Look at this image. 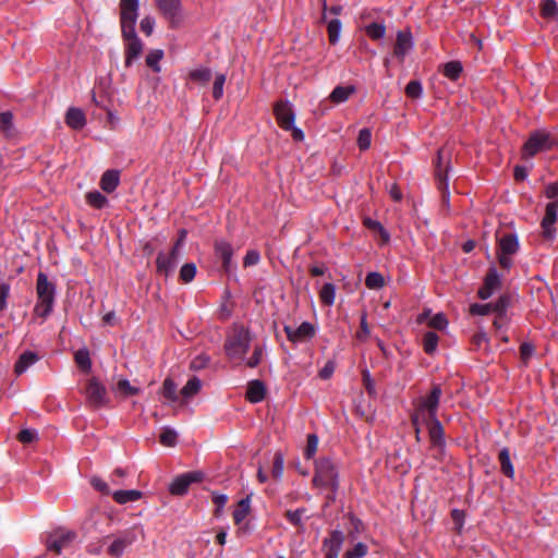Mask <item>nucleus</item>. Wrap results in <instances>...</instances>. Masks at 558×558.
<instances>
[{"label":"nucleus","instance_id":"5701e85b","mask_svg":"<svg viewBox=\"0 0 558 558\" xmlns=\"http://www.w3.org/2000/svg\"><path fill=\"white\" fill-rule=\"evenodd\" d=\"M216 254L221 258L226 270L230 268L231 257L233 255L232 246L226 241H217L215 244Z\"/></svg>","mask_w":558,"mask_h":558},{"label":"nucleus","instance_id":"423d86ee","mask_svg":"<svg viewBox=\"0 0 558 558\" xmlns=\"http://www.w3.org/2000/svg\"><path fill=\"white\" fill-rule=\"evenodd\" d=\"M138 0H121L122 34H132L138 16Z\"/></svg>","mask_w":558,"mask_h":558},{"label":"nucleus","instance_id":"20e7f679","mask_svg":"<svg viewBox=\"0 0 558 558\" xmlns=\"http://www.w3.org/2000/svg\"><path fill=\"white\" fill-rule=\"evenodd\" d=\"M440 397V387L434 386L429 396L424 398L418 407L417 413L413 418L415 425L418 423V420L427 421L429 418H436V411L439 404Z\"/></svg>","mask_w":558,"mask_h":558},{"label":"nucleus","instance_id":"6e6d98bb","mask_svg":"<svg viewBox=\"0 0 558 558\" xmlns=\"http://www.w3.org/2000/svg\"><path fill=\"white\" fill-rule=\"evenodd\" d=\"M190 76L192 80L207 83L211 77V73L208 69H196L190 73Z\"/></svg>","mask_w":558,"mask_h":558},{"label":"nucleus","instance_id":"f8f14e48","mask_svg":"<svg viewBox=\"0 0 558 558\" xmlns=\"http://www.w3.org/2000/svg\"><path fill=\"white\" fill-rule=\"evenodd\" d=\"M177 247H173L169 254L159 253L156 260L157 271L165 276H169L174 270L179 260Z\"/></svg>","mask_w":558,"mask_h":558},{"label":"nucleus","instance_id":"9b49d317","mask_svg":"<svg viewBox=\"0 0 558 558\" xmlns=\"http://www.w3.org/2000/svg\"><path fill=\"white\" fill-rule=\"evenodd\" d=\"M126 40L125 45V65L131 66L133 62L138 59L143 51V44L133 29L132 34H123Z\"/></svg>","mask_w":558,"mask_h":558},{"label":"nucleus","instance_id":"69168bd1","mask_svg":"<svg viewBox=\"0 0 558 558\" xmlns=\"http://www.w3.org/2000/svg\"><path fill=\"white\" fill-rule=\"evenodd\" d=\"M141 31L145 33L147 36L151 35L155 26V20L151 16H145L141 21Z\"/></svg>","mask_w":558,"mask_h":558},{"label":"nucleus","instance_id":"4be33fe9","mask_svg":"<svg viewBox=\"0 0 558 558\" xmlns=\"http://www.w3.org/2000/svg\"><path fill=\"white\" fill-rule=\"evenodd\" d=\"M39 360L38 355L34 352L27 351L21 354L15 363L14 371L17 375L25 373L32 365Z\"/></svg>","mask_w":558,"mask_h":558},{"label":"nucleus","instance_id":"58836bf2","mask_svg":"<svg viewBox=\"0 0 558 558\" xmlns=\"http://www.w3.org/2000/svg\"><path fill=\"white\" fill-rule=\"evenodd\" d=\"M320 300L327 304L332 305L336 298V289L335 286L331 283H326L323 286L320 293H319Z\"/></svg>","mask_w":558,"mask_h":558},{"label":"nucleus","instance_id":"3c124183","mask_svg":"<svg viewBox=\"0 0 558 558\" xmlns=\"http://www.w3.org/2000/svg\"><path fill=\"white\" fill-rule=\"evenodd\" d=\"M364 223L365 226L368 228V229H372L374 231H378L379 234L381 235L383 240L386 242L389 240V234L387 233V231L384 229V227L381 226L380 222L376 221V220H373L371 218H366L364 220Z\"/></svg>","mask_w":558,"mask_h":558},{"label":"nucleus","instance_id":"1a4fd4ad","mask_svg":"<svg viewBox=\"0 0 558 558\" xmlns=\"http://www.w3.org/2000/svg\"><path fill=\"white\" fill-rule=\"evenodd\" d=\"M85 395L88 402L95 407L104 405L107 402V390L97 378L88 380Z\"/></svg>","mask_w":558,"mask_h":558},{"label":"nucleus","instance_id":"393cba45","mask_svg":"<svg viewBox=\"0 0 558 558\" xmlns=\"http://www.w3.org/2000/svg\"><path fill=\"white\" fill-rule=\"evenodd\" d=\"M119 182H120L119 171L107 170L100 179V186L105 192L111 193L117 189Z\"/></svg>","mask_w":558,"mask_h":558},{"label":"nucleus","instance_id":"052dcab7","mask_svg":"<svg viewBox=\"0 0 558 558\" xmlns=\"http://www.w3.org/2000/svg\"><path fill=\"white\" fill-rule=\"evenodd\" d=\"M10 295V284L2 282L0 284V311H4L8 305V298Z\"/></svg>","mask_w":558,"mask_h":558},{"label":"nucleus","instance_id":"79ce46f5","mask_svg":"<svg viewBox=\"0 0 558 558\" xmlns=\"http://www.w3.org/2000/svg\"><path fill=\"white\" fill-rule=\"evenodd\" d=\"M462 71L460 62L451 61L444 65V74L450 80H457Z\"/></svg>","mask_w":558,"mask_h":558},{"label":"nucleus","instance_id":"e433bc0d","mask_svg":"<svg viewBox=\"0 0 558 558\" xmlns=\"http://www.w3.org/2000/svg\"><path fill=\"white\" fill-rule=\"evenodd\" d=\"M365 284L368 289L377 290L385 286V278L379 272L373 271L366 276Z\"/></svg>","mask_w":558,"mask_h":558},{"label":"nucleus","instance_id":"a19ab883","mask_svg":"<svg viewBox=\"0 0 558 558\" xmlns=\"http://www.w3.org/2000/svg\"><path fill=\"white\" fill-rule=\"evenodd\" d=\"M437 344L438 337L435 332L429 331L424 335L423 345L426 353L433 354L437 349Z\"/></svg>","mask_w":558,"mask_h":558},{"label":"nucleus","instance_id":"a18cd8bd","mask_svg":"<svg viewBox=\"0 0 558 558\" xmlns=\"http://www.w3.org/2000/svg\"><path fill=\"white\" fill-rule=\"evenodd\" d=\"M365 32L372 39H380L385 36L386 28L383 24L372 23L366 26Z\"/></svg>","mask_w":558,"mask_h":558},{"label":"nucleus","instance_id":"6ab92c4d","mask_svg":"<svg viewBox=\"0 0 558 558\" xmlns=\"http://www.w3.org/2000/svg\"><path fill=\"white\" fill-rule=\"evenodd\" d=\"M418 323H427L430 328L437 330H445L448 326V320L442 313L432 314L430 310L424 311L418 317Z\"/></svg>","mask_w":558,"mask_h":558},{"label":"nucleus","instance_id":"c85d7f7f","mask_svg":"<svg viewBox=\"0 0 558 558\" xmlns=\"http://www.w3.org/2000/svg\"><path fill=\"white\" fill-rule=\"evenodd\" d=\"M429 437L435 446H441L444 442V432L440 422L437 418H429Z\"/></svg>","mask_w":558,"mask_h":558},{"label":"nucleus","instance_id":"4d7b16f0","mask_svg":"<svg viewBox=\"0 0 558 558\" xmlns=\"http://www.w3.org/2000/svg\"><path fill=\"white\" fill-rule=\"evenodd\" d=\"M422 92V85L417 81H411L405 87V94L411 98H418Z\"/></svg>","mask_w":558,"mask_h":558},{"label":"nucleus","instance_id":"a211bd4d","mask_svg":"<svg viewBox=\"0 0 558 558\" xmlns=\"http://www.w3.org/2000/svg\"><path fill=\"white\" fill-rule=\"evenodd\" d=\"M558 202H551L546 207V214L542 221V227L546 238H553L555 234L554 223L557 219Z\"/></svg>","mask_w":558,"mask_h":558},{"label":"nucleus","instance_id":"412c9836","mask_svg":"<svg viewBox=\"0 0 558 558\" xmlns=\"http://www.w3.org/2000/svg\"><path fill=\"white\" fill-rule=\"evenodd\" d=\"M66 124L75 130L82 129L86 123L84 112L78 108H70L65 114Z\"/></svg>","mask_w":558,"mask_h":558},{"label":"nucleus","instance_id":"c9c22d12","mask_svg":"<svg viewBox=\"0 0 558 558\" xmlns=\"http://www.w3.org/2000/svg\"><path fill=\"white\" fill-rule=\"evenodd\" d=\"M87 203L95 208H102L107 205L108 199L98 191H93L86 194Z\"/></svg>","mask_w":558,"mask_h":558},{"label":"nucleus","instance_id":"b1692460","mask_svg":"<svg viewBox=\"0 0 558 558\" xmlns=\"http://www.w3.org/2000/svg\"><path fill=\"white\" fill-rule=\"evenodd\" d=\"M202 388V381L197 377L189 379L185 386L181 389V403H185L187 400L196 396Z\"/></svg>","mask_w":558,"mask_h":558},{"label":"nucleus","instance_id":"ddd939ff","mask_svg":"<svg viewBox=\"0 0 558 558\" xmlns=\"http://www.w3.org/2000/svg\"><path fill=\"white\" fill-rule=\"evenodd\" d=\"M500 284V277L497 272V269L493 266L489 268L488 274L486 275L483 287L478 290V296L482 300L490 298L493 293L499 289Z\"/></svg>","mask_w":558,"mask_h":558},{"label":"nucleus","instance_id":"e2e57ef3","mask_svg":"<svg viewBox=\"0 0 558 558\" xmlns=\"http://www.w3.org/2000/svg\"><path fill=\"white\" fill-rule=\"evenodd\" d=\"M90 485L97 489L98 492L105 494V495H109L110 494V489H109V486L108 484L102 481L101 478L99 477H92L90 478Z\"/></svg>","mask_w":558,"mask_h":558},{"label":"nucleus","instance_id":"bb28decb","mask_svg":"<svg viewBox=\"0 0 558 558\" xmlns=\"http://www.w3.org/2000/svg\"><path fill=\"white\" fill-rule=\"evenodd\" d=\"M113 499L120 504L124 505L128 502H134L142 498V492L136 489H128V490H116L112 494Z\"/></svg>","mask_w":558,"mask_h":558},{"label":"nucleus","instance_id":"774afa93","mask_svg":"<svg viewBox=\"0 0 558 558\" xmlns=\"http://www.w3.org/2000/svg\"><path fill=\"white\" fill-rule=\"evenodd\" d=\"M508 306V298L500 296L495 303H493L494 313H498L501 316Z\"/></svg>","mask_w":558,"mask_h":558},{"label":"nucleus","instance_id":"a878e982","mask_svg":"<svg viewBox=\"0 0 558 558\" xmlns=\"http://www.w3.org/2000/svg\"><path fill=\"white\" fill-rule=\"evenodd\" d=\"M265 397V386L259 380H253L248 384L246 390V398L253 402L257 403L262 401Z\"/></svg>","mask_w":558,"mask_h":558},{"label":"nucleus","instance_id":"09e8293b","mask_svg":"<svg viewBox=\"0 0 558 558\" xmlns=\"http://www.w3.org/2000/svg\"><path fill=\"white\" fill-rule=\"evenodd\" d=\"M558 8L554 0H546L542 5V14L544 17L554 19L557 16Z\"/></svg>","mask_w":558,"mask_h":558},{"label":"nucleus","instance_id":"680f3d73","mask_svg":"<svg viewBox=\"0 0 558 558\" xmlns=\"http://www.w3.org/2000/svg\"><path fill=\"white\" fill-rule=\"evenodd\" d=\"M263 355H264V349L262 347H256L254 349L253 355L247 360L246 365L250 367L257 366L260 363Z\"/></svg>","mask_w":558,"mask_h":558},{"label":"nucleus","instance_id":"9d476101","mask_svg":"<svg viewBox=\"0 0 558 558\" xmlns=\"http://www.w3.org/2000/svg\"><path fill=\"white\" fill-rule=\"evenodd\" d=\"M284 331L290 341L299 343L312 339L315 336L316 329L311 323L304 322L296 328L286 326Z\"/></svg>","mask_w":558,"mask_h":558},{"label":"nucleus","instance_id":"f3484780","mask_svg":"<svg viewBox=\"0 0 558 558\" xmlns=\"http://www.w3.org/2000/svg\"><path fill=\"white\" fill-rule=\"evenodd\" d=\"M157 7L160 12L168 19L172 24L179 21L180 14V0H156Z\"/></svg>","mask_w":558,"mask_h":558},{"label":"nucleus","instance_id":"aec40b11","mask_svg":"<svg viewBox=\"0 0 558 558\" xmlns=\"http://www.w3.org/2000/svg\"><path fill=\"white\" fill-rule=\"evenodd\" d=\"M412 47L413 40L411 34L405 31L398 32L395 46V56L402 60L410 52Z\"/></svg>","mask_w":558,"mask_h":558},{"label":"nucleus","instance_id":"de8ad7c7","mask_svg":"<svg viewBox=\"0 0 558 558\" xmlns=\"http://www.w3.org/2000/svg\"><path fill=\"white\" fill-rule=\"evenodd\" d=\"M368 551L367 546L364 543H356L351 550H348L343 558H362L366 556Z\"/></svg>","mask_w":558,"mask_h":558},{"label":"nucleus","instance_id":"37998d69","mask_svg":"<svg viewBox=\"0 0 558 558\" xmlns=\"http://www.w3.org/2000/svg\"><path fill=\"white\" fill-rule=\"evenodd\" d=\"M163 52L162 50H153L146 57V63L150 66L155 72L160 71L159 61L162 59Z\"/></svg>","mask_w":558,"mask_h":558},{"label":"nucleus","instance_id":"4c0bfd02","mask_svg":"<svg viewBox=\"0 0 558 558\" xmlns=\"http://www.w3.org/2000/svg\"><path fill=\"white\" fill-rule=\"evenodd\" d=\"M499 460H500L502 472L507 476L512 477L513 474H514V470H513V466H512L511 461H510V456H509L508 449H502L500 451Z\"/></svg>","mask_w":558,"mask_h":558},{"label":"nucleus","instance_id":"5fc2aeb1","mask_svg":"<svg viewBox=\"0 0 558 558\" xmlns=\"http://www.w3.org/2000/svg\"><path fill=\"white\" fill-rule=\"evenodd\" d=\"M283 473V457L280 452H277L274 457L272 476L280 478Z\"/></svg>","mask_w":558,"mask_h":558},{"label":"nucleus","instance_id":"dca6fc26","mask_svg":"<svg viewBox=\"0 0 558 558\" xmlns=\"http://www.w3.org/2000/svg\"><path fill=\"white\" fill-rule=\"evenodd\" d=\"M344 541L341 531H333L329 538L324 542V549L327 558H338Z\"/></svg>","mask_w":558,"mask_h":558},{"label":"nucleus","instance_id":"49530a36","mask_svg":"<svg viewBox=\"0 0 558 558\" xmlns=\"http://www.w3.org/2000/svg\"><path fill=\"white\" fill-rule=\"evenodd\" d=\"M317 448H318L317 436L315 434H310L307 436V444H306L305 451H304L306 459H312L315 456Z\"/></svg>","mask_w":558,"mask_h":558},{"label":"nucleus","instance_id":"c03bdc74","mask_svg":"<svg viewBox=\"0 0 558 558\" xmlns=\"http://www.w3.org/2000/svg\"><path fill=\"white\" fill-rule=\"evenodd\" d=\"M196 275V266L193 263L184 264L180 269V279L187 283L191 282Z\"/></svg>","mask_w":558,"mask_h":558},{"label":"nucleus","instance_id":"ea45409f","mask_svg":"<svg viewBox=\"0 0 558 558\" xmlns=\"http://www.w3.org/2000/svg\"><path fill=\"white\" fill-rule=\"evenodd\" d=\"M226 83V75L223 73H217L214 78L213 85V97L219 100L223 95V86Z\"/></svg>","mask_w":558,"mask_h":558},{"label":"nucleus","instance_id":"2f4dec72","mask_svg":"<svg viewBox=\"0 0 558 558\" xmlns=\"http://www.w3.org/2000/svg\"><path fill=\"white\" fill-rule=\"evenodd\" d=\"M132 543V538L121 537L114 539L109 546V554L114 557H119L123 554L124 549Z\"/></svg>","mask_w":558,"mask_h":558},{"label":"nucleus","instance_id":"603ef678","mask_svg":"<svg viewBox=\"0 0 558 558\" xmlns=\"http://www.w3.org/2000/svg\"><path fill=\"white\" fill-rule=\"evenodd\" d=\"M12 114L10 112H2L0 114V128L5 135L12 134Z\"/></svg>","mask_w":558,"mask_h":558},{"label":"nucleus","instance_id":"cd10ccee","mask_svg":"<svg viewBox=\"0 0 558 558\" xmlns=\"http://www.w3.org/2000/svg\"><path fill=\"white\" fill-rule=\"evenodd\" d=\"M114 391L118 396L130 397L138 395L141 392V389L136 386L131 385L128 379L121 378L118 380Z\"/></svg>","mask_w":558,"mask_h":558},{"label":"nucleus","instance_id":"39448f33","mask_svg":"<svg viewBox=\"0 0 558 558\" xmlns=\"http://www.w3.org/2000/svg\"><path fill=\"white\" fill-rule=\"evenodd\" d=\"M316 486L331 487L337 486V471L335 465L327 459H322L316 463V472L313 480Z\"/></svg>","mask_w":558,"mask_h":558},{"label":"nucleus","instance_id":"bf43d9fd","mask_svg":"<svg viewBox=\"0 0 558 558\" xmlns=\"http://www.w3.org/2000/svg\"><path fill=\"white\" fill-rule=\"evenodd\" d=\"M304 513H305V509H298L295 511H291V510L287 511L286 515L292 524L300 525L302 523Z\"/></svg>","mask_w":558,"mask_h":558},{"label":"nucleus","instance_id":"72a5a7b5","mask_svg":"<svg viewBox=\"0 0 558 558\" xmlns=\"http://www.w3.org/2000/svg\"><path fill=\"white\" fill-rule=\"evenodd\" d=\"M74 359H75V363L77 364V366L85 371V372H88L92 367V362H90V359H89V353L86 349H81L78 350L75 355H74Z\"/></svg>","mask_w":558,"mask_h":558},{"label":"nucleus","instance_id":"f257e3e1","mask_svg":"<svg viewBox=\"0 0 558 558\" xmlns=\"http://www.w3.org/2000/svg\"><path fill=\"white\" fill-rule=\"evenodd\" d=\"M36 292L38 302L35 306V314L40 317H47L53 307L56 288L44 272L37 276Z\"/></svg>","mask_w":558,"mask_h":558},{"label":"nucleus","instance_id":"6e6552de","mask_svg":"<svg viewBox=\"0 0 558 558\" xmlns=\"http://www.w3.org/2000/svg\"><path fill=\"white\" fill-rule=\"evenodd\" d=\"M75 533L71 531L60 530L53 533L48 542L47 547L49 550L54 551L56 554H61L63 550L68 549L75 539Z\"/></svg>","mask_w":558,"mask_h":558},{"label":"nucleus","instance_id":"4468645a","mask_svg":"<svg viewBox=\"0 0 558 558\" xmlns=\"http://www.w3.org/2000/svg\"><path fill=\"white\" fill-rule=\"evenodd\" d=\"M201 478L202 474L198 472L186 473L178 476L170 485V493L172 495H183L192 483L198 482Z\"/></svg>","mask_w":558,"mask_h":558},{"label":"nucleus","instance_id":"864d4df0","mask_svg":"<svg viewBox=\"0 0 558 558\" xmlns=\"http://www.w3.org/2000/svg\"><path fill=\"white\" fill-rule=\"evenodd\" d=\"M371 140H372L371 131L368 129H362L360 131L359 137H357V145H359L360 149H362V150L368 149L371 146Z\"/></svg>","mask_w":558,"mask_h":558},{"label":"nucleus","instance_id":"338daca9","mask_svg":"<svg viewBox=\"0 0 558 558\" xmlns=\"http://www.w3.org/2000/svg\"><path fill=\"white\" fill-rule=\"evenodd\" d=\"M362 523L360 520L355 519V518H351L350 519V530H349V536L351 538V541H355V537H356V534L360 533V531L362 530Z\"/></svg>","mask_w":558,"mask_h":558},{"label":"nucleus","instance_id":"473e14b6","mask_svg":"<svg viewBox=\"0 0 558 558\" xmlns=\"http://www.w3.org/2000/svg\"><path fill=\"white\" fill-rule=\"evenodd\" d=\"M250 512V498L242 499L233 512V519L236 524H240Z\"/></svg>","mask_w":558,"mask_h":558},{"label":"nucleus","instance_id":"0e129e2a","mask_svg":"<svg viewBox=\"0 0 558 558\" xmlns=\"http://www.w3.org/2000/svg\"><path fill=\"white\" fill-rule=\"evenodd\" d=\"M37 439V432L34 429H23L19 434V440L23 444H29Z\"/></svg>","mask_w":558,"mask_h":558},{"label":"nucleus","instance_id":"0eeeda50","mask_svg":"<svg viewBox=\"0 0 558 558\" xmlns=\"http://www.w3.org/2000/svg\"><path fill=\"white\" fill-rule=\"evenodd\" d=\"M551 146L549 135L544 132L534 133L523 147V157L530 158L539 151L547 150Z\"/></svg>","mask_w":558,"mask_h":558},{"label":"nucleus","instance_id":"8fccbe9b","mask_svg":"<svg viewBox=\"0 0 558 558\" xmlns=\"http://www.w3.org/2000/svg\"><path fill=\"white\" fill-rule=\"evenodd\" d=\"M177 433L173 429L165 428L162 433L160 434V442L163 446L172 447L175 445L177 441Z\"/></svg>","mask_w":558,"mask_h":558},{"label":"nucleus","instance_id":"c756f323","mask_svg":"<svg viewBox=\"0 0 558 558\" xmlns=\"http://www.w3.org/2000/svg\"><path fill=\"white\" fill-rule=\"evenodd\" d=\"M353 93L354 88L352 86H338L331 92L329 97L335 104H341L345 101Z\"/></svg>","mask_w":558,"mask_h":558},{"label":"nucleus","instance_id":"7c9ffc66","mask_svg":"<svg viewBox=\"0 0 558 558\" xmlns=\"http://www.w3.org/2000/svg\"><path fill=\"white\" fill-rule=\"evenodd\" d=\"M161 393L170 402L179 401L180 396L177 393V385L170 378L165 379Z\"/></svg>","mask_w":558,"mask_h":558},{"label":"nucleus","instance_id":"7ed1b4c3","mask_svg":"<svg viewBox=\"0 0 558 558\" xmlns=\"http://www.w3.org/2000/svg\"><path fill=\"white\" fill-rule=\"evenodd\" d=\"M519 240L515 234H505L498 240L497 258L499 265L509 269L512 266V256L519 251Z\"/></svg>","mask_w":558,"mask_h":558},{"label":"nucleus","instance_id":"2eb2a0df","mask_svg":"<svg viewBox=\"0 0 558 558\" xmlns=\"http://www.w3.org/2000/svg\"><path fill=\"white\" fill-rule=\"evenodd\" d=\"M275 114L281 128L290 130L294 124V112L288 102H279L275 107Z\"/></svg>","mask_w":558,"mask_h":558},{"label":"nucleus","instance_id":"f704fd0d","mask_svg":"<svg viewBox=\"0 0 558 558\" xmlns=\"http://www.w3.org/2000/svg\"><path fill=\"white\" fill-rule=\"evenodd\" d=\"M329 41L335 45L339 41L341 33V22L338 19L329 21L327 25Z\"/></svg>","mask_w":558,"mask_h":558},{"label":"nucleus","instance_id":"f03ea898","mask_svg":"<svg viewBox=\"0 0 558 558\" xmlns=\"http://www.w3.org/2000/svg\"><path fill=\"white\" fill-rule=\"evenodd\" d=\"M251 336L247 329L236 327L228 337L225 350L229 359L233 361H242L250 348Z\"/></svg>","mask_w":558,"mask_h":558},{"label":"nucleus","instance_id":"13d9d810","mask_svg":"<svg viewBox=\"0 0 558 558\" xmlns=\"http://www.w3.org/2000/svg\"><path fill=\"white\" fill-rule=\"evenodd\" d=\"M470 312L473 315H488L494 312L493 303L488 304H472Z\"/></svg>","mask_w":558,"mask_h":558}]
</instances>
